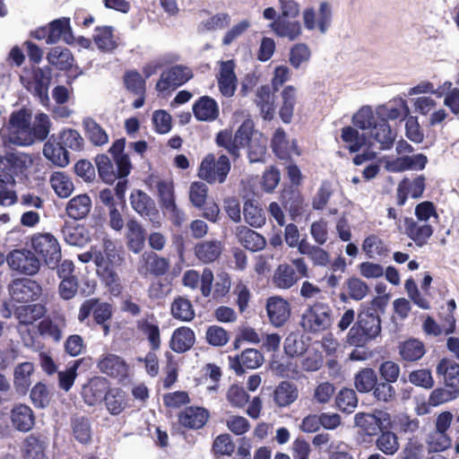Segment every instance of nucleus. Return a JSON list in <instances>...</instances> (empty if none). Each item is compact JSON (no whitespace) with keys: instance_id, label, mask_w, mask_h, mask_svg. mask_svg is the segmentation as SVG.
<instances>
[{"instance_id":"1","label":"nucleus","mask_w":459,"mask_h":459,"mask_svg":"<svg viewBox=\"0 0 459 459\" xmlns=\"http://www.w3.org/2000/svg\"><path fill=\"white\" fill-rule=\"evenodd\" d=\"M352 124L354 127L344 126L341 134L351 153L358 152L364 146L369 149L374 145L371 140L379 143L380 150H390L393 147L396 134L385 118L376 117L370 107L359 108L352 117Z\"/></svg>"},{"instance_id":"2","label":"nucleus","mask_w":459,"mask_h":459,"mask_svg":"<svg viewBox=\"0 0 459 459\" xmlns=\"http://www.w3.org/2000/svg\"><path fill=\"white\" fill-rule=\"evenodd\" d=\"M386 300L383 297H376L361 308L357 321L351 327L346 342L356 348H364L381 333L380 315L384 314Z\"/></svg>"},{"instance_id":"3","label":"nucleus","mask_w":459,"mask_h":459,"mask_svg":"<svg viewBox=\"0 0 459 459\" xmlns=\"http://www.w3.org/2000/svg\"><path fill=\"white\" fill-rule=\"evenodd\" d=\"M333 321V312L327 302L315 301L304 310L300 325L310 333H320L330 329Z\"/></svg>"},{"instance_id":"4","label":"nucleus","mask_w":459,"mask_h":459,"mask_svg":"<svg viewBox=\"0 0 459 459\" xmlns=\"http://www.w3.org/2000/svg\"><path fill=\"white\" fill-rule=\"evenodd\" d=\"M308 267L303 257L280 264L272 275V284L280 290H290L302 278H308Z\"/></svg>"},{"instance_id":"5","label":"nucleus","mask_w":459,"mask_h":459,"mask_svg":"<svg viewBox=\"0 0 459 459\" xmlns=\"http://www.w3.org/2000/svg\"><path fill=\"white\" fill-rule=\"evenodd\" d=\"M230 159L221 154L216 159L213 153H208L202 160L197 176L208 184H222L226 181L230 170Z\"/></svg>"},{"instance_id":"6","label":"nucleus","mask_w":459,"mask_h":459,"mask_svg":"<svg viewBox=\"0 0 459 459\" xmlns=\"http://www.w3.org/2000/svg\"><path fill=\"white\" fill-rule=\"evenodd\" d=\"M30 247L36 255H39L49 268H56L61 261V247L57 238L51 233H35L30 237Z\"/></svg>"},{"instance_id":"7","label":"nucleus","mask_w":459,"mask_h":459,"mask_svg":"<svg viewBox=\"0 0 459 459\" xmlns=\"http://www.w3.org/2000/svg\"><path fill=\"white\" fill-rule=\"evenodd\" d=\"M453 420L454 415L449 411H444L436 416L434 429L429 433L427 440L429 452H444L452 446V437L448 430Z\"/></svg>"},{"instance_id":"8","label":"nucleus","mask_w":459,"mask_h":459,"mask_svg":"<svg viewBox=\"0 0 459 459\" xmlns=\"http://www.w3.org/2000/svg\"><path fill=\"white\" fill-rule=\"evenodd\" d=\"M24 87L41 100H48V89L52 80L50 66H32L29 75H21Z\"/></svg>"},{"instance_id":"9","label":"nucleus","mask_w":459,"mask_h":459,"mask_svg":"<svg viewBox=\"0 0 459 459\" xmlns=\"http://www.w3.org/2000/svg\"><path fill=\"white\" fill-rule=\"evenodd\" d=\"M9 268L19 274L34 276L40 269L41 263L34 251L20 248L13 249L6 255Z\"/></svg>"},{"instance_id":"10","label":"nucleus","mask_w":459,"mask_h":459,"mask_svg":"<svg viewBox=\"0 0 459 459\" xmlns=\"http://www.w3.org/2000/svg\"><path fill=\"white\" fill-rule=\"evenodd\" d=\"M130 204L133 210L142 218L149 221L153 227H160V215L154 200L145 192L134 189L130 194Z\"/></svg>"},{"instance_id":"11","label":"nucleus","mask_w":459,"mask_h":459,"mask_svg":"<svg viewBox=\"0 0 459 459\" xmlns=\"http://www.w3.org/2000/svg\"><path fill=\"white\" fill-rule=\"evenodd\" d=\"M193 76V72L189 67L182 65H172L161 73L155 89L159 92L174 91L186 83Z\"/></svg>"},{"instance_id":"12","label":"nucleus","mask_w":459,"mask_h":459,"mask_svg":"<svg viewBox=\"0 0 459 459\" xmlns=\"http://www.w3.org/2000/svg\"><path fill=\"white\" fill-rule=\"evenodd\" d=\"M91 315L97 325H104L112 317V306L97 298L85 299L80 306L77 319L80 323H84Z\"/></svg>"},{"instance_id":"13","label":"nucleus","mask_w":459,"mask_h":459,"mask_svg":"<svg viewBox=\"0 0 459 459\" xmlns=\"http://www.w3.org/2000/svg\"><path fill=\"white\" fill-rule=\"evenodd\" d=\"M11 299L18 303H29L37 300L41 293V286L29 278H16L8 286Z\"/></svg>"},{"instance_id":"14","label":"nucleus","mask_w":459,"mask_h":459,"mask_svg":"<svg viewBox=\"0 0 459 459\" xmlns=\"http://www.w3.org/2000/svg\"><path fill=\"white\" fill-rule=\"evenodd\" d=\"M30 160L25 154L9 153L0 155V182L14 184V176L23 174Z\"/></svg>"},{"instance_id":"15","label":"nucleus","mask_w":459,"mask_h":459,"mask_svg":"<svg viewBox=\"0 0 459 459\" xmlns=\"http://www.w3.org/2000/svg\"><path fill=\"white\" fill-rule=\"evenodd\" d=\"M95 265L97 267V274L100 281L104 283L108 292L118 297L123 291V284L118 273L116 271L115 264H107L100 254L96 257Z\"/></svg>"},{"instance_id":"16","label":"nucleus","mask_w":459,"mask_h":459,"mask_svg":"<svg viewBox=\"0 0 459 459\" xmlns=\"http://www.w3.org/2000/svg\"><path fill=\"white\" fill-rule=\"evenodd\" d=\"M169 267L170 263L168 258L160 256L154 252H144L140 259L138 273L143 277L149 275L160 277L169 271Z\"/></svg>"},{"instance_id":"17","label":"nucleus","mask_w":459,"mask_h":459,"mask_svg":"<svg viewBox=\"0 0 459 459\" xmlns=\"http://www.w3.org/2000/svg\"><path fill=\"white\" fill-rule=\"evenodd\" d=\"M426 189V178L419 175L414 178H404L402 179L396 189V204L399 206L405 204L408 196L413 199L420 198Z\"/></svg>"},{"instance_id":"18","label":"nucleus","mask_w":459,"mask_h":459,"mask_svg":"<svg viewBox=\"0 0 459 459\" xmlns=\"http://www.w3.org/2000/svg\"><path fill=\"white\" fill-rule=\"evenodd\" d=\"M271 148L273 154L281 160H290L293 153L300 155L296 140L290 143L282 127H278L274 131L271 138Z\"/></svg>"},{"instance_id":"19","label":"nucleus","mask_w":459,"mask_h":459,"mask_svg":"<svg viewBox=\"0 0 459 459\" xmlns=\"http://www.w3.org/2000/svg\"><path fill=\"white\" fill-rule=\"evenodd\" d=\"M48 447L46 437L39 432H33L24 437L21 446L22 459H47Z\"/></svg>"},{"instance_id":"20","label":"nucleus","mask_w":459,"mask_h":459,"mask_svg":"<svg viewBox=\"0 0 459 459\" xmlns=\"http://www.w3.org/2000/svg\"><path fill=\"white\" fill-rule=\"evenodd\" d=\"M100 372L123 382L129 376V366L124 359L116 354H107L98 363Z\"/></svg>"},{"instance_id":"21","label":"nucleus","mask_w":459,"mask_h":459,"mask_svg":"<svg viewBox=\"0 0 459 459\" xmlns=\"http://www.w3.org/2000/svg\"><path fill=\"white\" fill-rule=\"evenodd\" d=\"M210 412L201 406H186L178 414V422L188 429H200L208 421Z\"/></svg>"},{"instance_id":"22","label":"nucleus","mask_w":459,"mask_h":459,"mask_svg":"<svg viewBox=\"0 0 459 459\" xmlns=\"http://www.w3.org/2000/svg\"><path fill=\"white\" fill-rule=\"evenodd\" d=\"M316 14L313 8H306L303 12L305 27L309 30L317 27L322 33H325L330 26L332 20V10L327 2L320 3L317 20H316Z\"/></svg>"},{"instance_id":"23","label":"nucleus","mask_w":459,"mask_h":459,"mask_svg":"<svg viewBox=\"0 0 459 459\" xmlns=\"http://www.w3.org/2000/svg\"><path fill=\"white\" fill-rule=\"evenodd\" d=\"M280 201L293 221L303 214L307 206L300 190L294 186L284 187L281 193Z\"/></svg>"},{"instance_id":"24","label":"nucleus","mask_w":459,"mask_h":459,"mask_svg":"<svg viewBox=\"0 0 459 459\" xmlns=\"http://www.w3.org/2000/svg\"><path fill=\"white\" fill-rule=\"evenodd\" d=\"M219 91L222 96L230 98L235 94L238 78L233 60L222 61L217 76Z\"/></svg>"},{"instance_id":"25","label":"nucleus","mask_w":459,"mask_h":459,"mask_svg":"<svg viewBox=\"0 0 459 459\" xmlns=\"http://www.w3.org/2000/svg\"><path fill=\"white\" fill-rule=\"evenodd\" d=\"M266 312L270 323L275 327H281L290 316V305L283 298L271 297L266 302Z\"/></svg>"},{"instance_id":"26","label":"nucleus","mask_w":459,"mask_h":459,"mask_svg":"<svg viewBox=\"0 0 459 459\" xmlns=\"http://www.w3.org/2000/svg\"><path fill=\"white\" fill-rule=\"evenodd\" d=\"M48 62L56 69L64 72H69L74 68V57L71 50L67 48L56 46L49 49L47 55ZM76 71L74 78L82 74L77 65H74Z\"/></svg>"},{"instance_id":"27","label":"nucleus","mask_w":459,"mask_h":459,"mask_svg":"<svg viewBox=\"0 0 459 459\" xmlns=\"http://www.w3.org/2000/svg\"><path fill=\"white\" fill-rule=\"evenodd\" d=\"M35 413L25 403L15 404L10 411V420L14 429L20 432H29L35 425Z\"/></svg>"},{"instance_id":"28","label":"nucleus","mask_w":459,"mask_h":459,"mask_svg":"<svg viewBox=\"0 0 459 459\" xmlns=\"http://www.w3.org/2000/svg\"><path fill=\"white\" fill-rule=\"evenodd\" d=\"M125 238L126 247L131 252L139 254L144 248L146 231L135 218L127 220Z\"/></svg>"},{"instance_id":"29","label":"nucleus","mask_w":459,"mask_h":459,"mask_svg":"<svg viewBox=\"0 0 459 459\" xmlns=\"http://www.w3.org/2000/svg\"><path fill=\"white\" fill-rule=\"evenodd\" d=\"M229 359L230 368L238 375L244 374L246 369H254L260 367L264 361L263 354L255 349H246L240 355Z\"/></svg>"},{"instance_id":"30","label":"nucleus","mask_w":459,"mask_h":459,"mask_svg":"<svg viewBox=\"0 0 459 459\" xmlns=\"http://www.w3.org/2000/svg\"><path fill=\"white\" fill-rule=\"evenodd\" d=\"M34 372L35 368L32 362L25 361L15 366L13 369V387L19 395L24 396L28 394L32 384L31 377Z\"/></svg>"},{"instance_id":"31","label":"nucleus","mask_w":459,"mask_h":459,"mask_svg":"<svg viewBox=\"0 0 459 459\" xmlns=\"http://www.w3.org/2000/svg\"><path fill=\"white\" fill-rule=\"evenodd\" d=\"M433 227L429 224H419L411 217L404 218V233L417 247L425 246L433 235Z\"/></svg>"},{"instance_id":"32","label":"nucleus","mask_w":459,"mask_h":459,"mask_svg":"<svg viewBox=\"0 0 459 459\" xmlns=\"http://www.w3.org/2000/svg\"><path fill=\"white\" fill-rule=\"evenodd\" d=\"M279 117L284 124H290L298 101L297 88L292 85L285 86L280 94Z\"/></svg>"},{"instance_id":"33","label":"nucleus","mask_w":459,"mask_h":459,"mask_svg":"<svg viewBox=\"0 0 459 459\" xmlns=\"http://www.w3.org/2000/svg\"><path fill=\"white\" fill-rule=\"evenodd\" d=\"M223 250L220 240H203L195 245L194 252L196 258L203 264H212L219 259Z\"/></svg>"},{"instance_id":"34","label":"nucleus","mask_w":459,"mask_h":459,"mask_svg":"<svg viewBox=\"0 0 459 459\" xmlns=\"http://www.w3.org/2000/svg\"><path fill=\"white\" fill-rule=\"evenodd\" d=\"M192 109L198 121H214L220 115L217 102L207 95L200 97L194 103Z\"/></svg>"},{"instance_id":"35","label":"nucleus","mask_w":459,"mask_h":459,"mask_svg":"<svg viewBox=\"0 0 459 459\" xmlns=\"http://www.w3.org/2000/svg\"><path fill=\"white\" fill-rule=\"evenodd\" d=\"M195 342V332L188 326H180L173 332L169 347L177 353H184L191 350Z\"/></svg>"},{"instance_id":"36","label":"nucleus","mask_w":459,"mask_h":459,"mask_svg":"<svg viewBox=\"0 0 459 459\" xmlns=\"http://www.w3.org/2000/svg\"><path fill=\"white\" fill-rule=\"evenodd\" d=\"M108 381L105 378H93L82 389L84 401L89 405H95L105 400L108 390Z\"/></svg>"},{"instance_id":"37","label":"nucleus","mask_w":459,"mask_h":459,"mask_svg":"<svg viewBox=\"0 0 459 459\" xmlns=\"http://www.w3.org/2000/svg\"><path fill=\"white\" fill-rule=\"evenodd\" d=\"M65 243L70 246L83 247L91 238L88 230L81 224H74L65 221L61 229Z\"/></svg>"},{"instance_id":"38","label":"nucleus","mask_w":459,"mask_h":459,"mask_svg":"<svg viewBox=\"0 0 459 459\" xmlns=\"http://www.w3.org/2000/svg\"><path fill=\"white\" fill-rule=\"evenodd\" d=\"M255 102L259 108L260 115L266 121H272L275 114L274 98L269 85H262L255 93Z\"/></svg>"},{"instance_id":"39","label":"nucleus","mask_w":459,"mask_h":459,"mask_svg":"<svg viewBox=\"0 0 459 459\" xmlns=\"http://www.w3.org/2000/svg\"><path fill=\"white\" fill-rule=\"evenodd\" d=\"M49 129L50 120L48 116L45 113H40L36 116L33 126L27 133L29 137L23 141L15 140L14 143L22 145H28L32 143L35 140L44 141L49 134Z\"/></svg>"},{"instance_id":"40","label":"nucleus","mask_w":459,"mask_h":459,"mask_svg":"<svg viewBox=\"0 0 459 459\" xmlns=\"http://www.w3.org/2000/svg\"><path fill=\"white\" fill-rule=\"evenodd\" d=\"M399 355L406 363L419 361L426 353L424 343L414 338H409L399 343Z\"/></svg>"},{"instance_id":"41","label":"nucleus","mask_w":459,"mask_h":459,"mask_svg":"<svg viewBox=\"0 0 459 459\" xmlns=\"http://www.w3.org/2000/svg\"><path fill=\"white\" fill-rule=\"evenodd\" d=\"M344 292L340 293V299L346 302L349 299L359 301L369 292L368 285L361 279L352 276L344 282Z\"/></svg>"},{"instance_id":"42","label":"nucleus","mask_w":459,"mask_h":459,"mask_svg":"<svg viewBox=\"0 0 459 459\" xmlns=\"http://www.w3.org/2000/svg\"><path fill=\"white\" fill-rule=\"evenodd\" d=\"M270 27L278 37L287 38L290 41L297 39L302 32L299 22L290 21L284 17H277Z\"/></svg>"},{"instance_id":"43","label":"nucleus","mask_w":459,"mask_h":459,"mask_svg":"<svg viewBox=\"0 0 459 459\" xmlns=\"http://www.w3.org/2000/svg\"><path fill=\"white\" fill-rule=\"evenodd\" d=\"M71 432L74 438L82 445H88L92 439L90 419L86 416H72L70 419Z\"/></svg>"},{"instance_id":"44","label":"nucleus","mask_w":459,"mask_h":459,"mask_svg":"<svg viewBox=\"0 0 459 459\" xmlns=\"http://www.w3.org/2000/svg\"><path fill=\"white\" fill-rule=\"evenodd\" d=\"M92 39L98 49L103 53H110L118 47L112 26L96 27Z\"/></svg>"},{"instance_id":"45","label":"nucleus","mask_w":459,"mask_h":459,"mask_svg":"<svg viewBox=\"0 0 459 459\" xmlns=\"http://www.w3.org/2000/svg\"><path fill=\"white\" fill-rule=\"evenodd\" d=\"M237 238L241 246L251 252L261 251L266 246L264 236L246 226L238 229Z\"/></svg>"},{"instance_id":"46","label":"nucleus","mask_w":459,"mask_h":459,"mask_svg":"<svg viewBox=\"0 0 459 459\" xmlns=\"http://www.w3.org/2000/svg\"><path fill=\"white\" fill-rule=\"evenodd\" d=\"M436 372L438 377H443L447 387L459 389V364L444 358L438 362Z\"/></svg>"},{"instance_id":"47","label":"nucleus","mask_w":459,"mask_h":459,"mask_svg":"<svg viewBox=\"0 0 459 459\" xmlns=\"http://www.w3.org/2000/svg\"><path fill=\"white\" fill-rule=\"evenodd\" d=\"M48 44L57 43L61 37L64 36V39L66 43L71 44V40L67 38L73 39L72 28L70 25V18L62 17L50 22L48 24Z\"/></svg>"},{"instance_id":"48","label":"nucleus","mask_w":459,"mask_h":459,"mask_svg":"<svg viewBox=\"0 0 459 459\" xmlns=\"http://www.w3.org/2000/svg\"><path fill=\"white\" fill-rule=\"evenodd\" d=\"M91 209V200L87 194L75 195L66 204L65 212L67 215L75 220L84 219Z\"/></svg>"},{"instance_id":"49","label":"nucleus","mask_w":459,"mask_h":459,"mask_svg":"<svg viewBox=\"0 0 459 459\" xmlns=\"http://www.w3.org/2000/svg\"><path fill=\"white\" fill-rule=\"evenodd\" d=\"M410 108L405 100L394 99L389 106H383L377 111L376 117H383L388 120L405 119L409 117Z\"/></svg>"},{"instance_id":"50","label":"nucleus","mask_w":459,"mask_h":459,"mask_svg":"<svg viewBox=\"0 0 459 459\" xmlns=\"http://www.w3.org/2000/svg\"><path fill=\"white\" fill-rule=\"evenodd\" d=\"M104 402L108 411L113 416L119 415L128 407L126 393L119 387L109 388Z\"/></svg>"},{"instance_id":"51","label":"nucleus","mask_w":459,"mask_h":459,"mask_svg":"<svg viewBox=\"0 0 459 459\" xmlns=\"http://www.w3.org/2000/svg\"><path fill=\"white\" fill-rule=\"evenodd\" d=\"M299 397V390L295 384L281 381L273 391V402L279 407H287Z\"/></svg>"},{"instance_id":"52","label":"nucleus","mask_w":459,"mask_h":459,"mask_svg":"<svg viewBox=\"0 0 459 459\" xmlns=\"http://www.w3.org/2000/svg\"><path fill=\"white\" fill-rule=\"evenodd\" d=\"M46 307L40 303L24 305L16 307L14 316L21 325H32L45 316Z\"/></svg>"},{"instance_id":"53","label":"nucleus","mask_w":459,"mask_h":459,"mask_svg":"<svg viewBox=\"0 0 459 459\" xmlns=\"http://www.w3.org/2000/svg\"><path fill=\"white\" fill-rule=\"evenodd\" d=\"M43 154L56 166L65 167L69 163V152L59 141H48L44 144Z\"/></svg>"},{"instance_id":"54","label":"nucleus","mask_w":459,"mask_h":459,"mask_svg":"<svg viewBox=\"0 0 459 459\" xmlns=\"http://www.w3.org/2000/svg\"><path fill=\"white\" fill-rule=\"evenodd\" d=\"M243 215L246 222L254 228H260L265 224V212L258 202L254 199L245 201Z\"/></svg>"},{"instance_id":"55","label":"nucleus","mask_w":459,"mask_h":459,"mask_svg":"<svg viewBox=\"0 0 459 459\" xmlns=\"http://www.w3.org/2000/svg\"><path fill=\"white\" fill-rule=\"evenodd\" d=\"M150 181L155 183L158 201L162 210L176 203L174 183L172 180L151 178Z\"/></svg>"},{"instance_id":"56","label":"nucleus","mask_w":459,"mask_h":459,"mask_svg":"<svg viewBox=\"0 0 459 459\" xmlns=\"http://www.w3.org/2000/svg\"><path fill=\"white\" fill-rule=\"evenodd\" d=\"M82 126L86 137L93 145L102 146L108 142V134L93 118H84L82 121Z\"/></svg>"},{"instance_id":"57","label":"nucleus","mask_w":459,"mask_h":459,"mask_svg":"<svg viewBox=\"0 0 459 459\" xmlns=\"http://www.w3.org/2000/svg\"><path fill=\"white\" fill-rule=\"evenodd\" d=\"M362 250L368 258L385 257L389 253L388 247L376 234H370L364 238Z\"/></svg>"},{"instance_id":"58","label":"nucleus","mask_w":459,"mask_h":459,"mask_svg":"<svg viewBox=\"0 0 459 459\" xmlns=\"http://www.w3.org/2000/svg\"><path fill=\"white\" fill-rule=\"evenodd\" d=\"M139 332L146 336L150 348L152 351H156L160 347V331L157 322H152L148 319H141L136 323Z\"/></svg>"},{"instance_id":"59","label":"nucleus","mask_w":459,"mask_h":459,"mask_svg":"<svg viewBox=\"0 0 459 459\" xmlns=\"http://www.w3.org/2000/svg\"><path fill=\"white\" fill-rule=\"evenodd\" d=\"M355 424L367 436H376L381 430L382 420L372 413L359 412L355 415Z\"/></svg>"},{"instance_id":"60","label":"nucleus","mask_w":459,"mask_h":459,"mask_svg":"<svg viewBox=\"0 0 459 459\" xmlns=\"http://www.w3.org/2000/svg\"><path fill=\"white\" fill-rule=\"evenodd\" d=\"M170 312L174 318L182 322H190L195 316L191 301L181 296L173 300Z\"/></svg>"},{"instance_id":"61","label":"nucleus","mask_w":459,"mask_h":459,"mask_svg":"<svg viewBox=\"0 0 459 459\" xmlns=\"http://www.w3.org/2000/svg\"><path fill=\"white\" fill-rule=\"evenodd\" d=\"M49 181L55 193L60 198H66L70 196L74 189L72 179L64 172H54L51 175Z\"/></svg>"},{"instance_id":"62","label":"nucleus","mask_w":459,"mask_h":459,"mask_svg":"<svg viewBox=\"0 0 459 459\" xmlns=\"http://www.w3.org/2000/svg\"><path fill=\"white\" fill-rule=\"evenodd\" d=\"M30 399L35 408L45 409L50 404L52 394L45 383L38 382L30 391Z\"/></svg>"},{"instance_id":"63","label":"nucleus","mask_w":459,"mask_h":459,"mask_svg":"<svg viewBox=\"0 0 459 459\" xmlns=\"http://www.w3.org/2000/svg\"><path fill=\"white\" fill-rule=\"evenodd\" d=\"M376 446L385 455H394L400 447L398 437L391 430H383L376 440Z\"/></svg>"},{"instance_id":"64","label":"nucleus","mask_w":459,"mask_h":459,"mask_svg":"<svg viewBox=\"0 0 459 459\" xmlns=\"http://www.w3.org/2000/svg\"><path fill=\"white\" fill-rule=\"evenodd\" d=\"M283 348L285 353L290 358L302 356L308 350L304 336L297 333H290L286 337Z\"/></svg>"}]
</instances>
